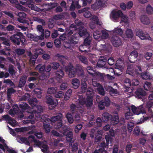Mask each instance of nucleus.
I'll return each mask as SVG.
<instances>
[{
	"label": "nucleus",
	"mask_w": 153,
	"mask_h": 153,
	"mask_svg": "<svg viewBox=\"0 0 153 153\" xmlns=\"http://www.w3.org/2000/svg\"><path fill=\"white\" fill-rule=\"evenodd\" d=\"M37 102V99L35 98L29 100V103L32 107L31 109L26 103L23 102L20 104V107L22 110H27L26 111L27 112L28 116L27 117H25V118L31 119L34 116L33 114H35V120L33 119L27 120L25 122V123L33 124L35 120L38 121L40 120L41 121H44V127L47 133L49 132L51 128V126L49 124L50 122L55 129H57L61 128L62 126L61 121L63 117L62 114L59 113L56 116L52 117L51 120L47 118V116L45 115H42L41 117L39 113L42 111L43 108L41 106H36Z\"/></svg>",
	"instance_id": "f257e3e1"
},
{
	"label": "nucleus",
	"mask_w": 153,
	"mask_h": 153,
	"mask_svg": "<svg viewBox=\"0 0 153 153\" xmlns=\"http://www.w3.org/2000/svg\"><path fill=\"white\" fill-rule=\"evenodd\" d=\"M75 23L76 25H71L69 30H66L65 33L60 37V39L65 41L64 47L68 48L70 47L72 43H76V42L74 40L77 39L79 35L80 37H87L84 40V45L80 46L79 48V50L82 52L87 51L85 48H88L91 40L89 37V34L87 32V30L84 28L83 24L79 20H76Z\"/></svg>",
	"instance_id": "f03ea898"
},
{
	"label": "nucleus",
	"mask_w": 153,
	"mask_h": 153,
	"mask_svg": "<svg viewBox=\"0 0 153 153\" xmlns=\"http://www.w3.org/2000/svg\"><path fill=\"white\" fill-rule=\"evenodd\" d=\"M87 85L85 79L81 81V88L82 92H86L87 97L86 101H85V99L82 96H78V100L76 102L77 107L74 104H72L71 106V109L72 111L76 110V108H79L82 106H86L88 107L91 106L93 104L92 97L94 95L93 90L91 88H88L87 90L86 88Z\"/></svg>",
	"instance_id": "7ed1b4c3"
},
{
	"label": "nucleus",
	"mask_w": 153,
	"mask_h": 153,
	"mask_svg": "<svg viewBox=\"0 0 153 153\" xmlns=\"http://www.w3.org/2000/svg\"><path fill=\"white\" fill-rule=\"evenodd\" d=\"M19 140V142L24 143L27 145H30V143L33 142L34 146H37L40 147L42 151L44 153H48V148L47 146L45 144L43 145L39 141L35 140L34 137L32 135L29 137L28 139L25 137L20 138Z\"/></svg>",
	"instance_id": "20e7f679"
},
{
	"label": "nucleus",
	"mask_w": 153,
	"mask_h": 153,
	"mask_svg": "<svg viewBox=\"0 0 153 153\" xmlns=\"http://www.w3.org/2000/svg\"><path fill=\"white\" fill-rule=\"evenodd\" d=\"M137 68L138 70L137 71H134V69H133V67L131 65H128L126 71L127 74L136 76H137L138 74H141V77L143 79H153V76L150 74L149 73L146 72L141 73L140 72L141 71V70L140 67L138 66L137 67Z\"/></svg>",
	"instance_id": "39448f33"
},
{
	"label": "nucleus",
	"mask_w": 153,
	"mask_h": 153,
	"mask_svg": "<svg viewBox=\"0 0 153 153\" xmlns=\"http://www.w3.org/2000/svg\"><path fill=\"white\" fill-rule=\"evenodd\" d=\"M113 115L114 117H112L111 115L108 113H104L102 116V121L106 122L110 119L111 120V123L113 125H115L117 124L119 121V117L117 113L116 112H113Z\"/></svg>",
	"instance_id": "423d86ee"
},
{
	"label": "nucleus",
	"mask_w": 153,
	"mask_h": 153,
	"mask_svg": "<svg viewBox=\"0 0 153 153\" xmlns=\"http://www.w3.org/2000/svg\"><path fill=\"white\" fill-rule=\"evenodd\" d=\"M124 66L122 61L120 59L118 60L116 62L114 69L112 68L107 69V71L113 73L117 76L120 74L121 72L123 70Z\"/></svg>",
	"instance_id": "0eeeda50"
},
{
	"label": "nucleus",
	"mask_w": 153,
	"mask_h": 153,
	"mask_svg": "<svg viewBox=\"0 0 153 153\" xmlns=\"http://www.w3.org/2000/svg\"><path fill=\"white\" fill-rule=\"evenodd\" d=\"M37 30L41 33V36H38L31 34H28L27 36L32 40L35 41L42 40L44 39V30L41 25H38L37 27Z\"/></svg>",
	"instance_id": "6e6552de"
},
{
	"label": "nucleus",
	"mask_w": 153,
	"mask_h": 153,
	"mask_svg": "<svg viewBox=\"0 0 153 153\" xmlns=\"http://www.w3.org/2000/svg\"><path fill=\"white\" fill-rule=\"evenodd\" d=\"M62 134H59L56 131L53 130L52 131V134L54 136H56L62 137L64 135L66 136V139L67 141L69 142L71 141L72 138V133L71 132L68 131V130H65L64 129L62 131Z\"/></svg>",
	"instance_id": "1a4fd4ad"
},
{
	"label": "nucleus",
	"mask_w": 153,
	"mask_h": 153,
	"mask_svg": "<svg viewBox=\"0 0 153 153\" xmlns=\"http://www.w3.org/2000/svg\"><path fill=\"white\" fill-rule=\"evenodd\" d=\"M122 11L119 10L114 9L113 10L111 13L110 18L111 20L115 22H118L119 19L123 15Z\"/></svg>",
	"instance_id": "9d476101"
},
{
	"label": "nucleus",
	"mask_w": 153,
	"mask_h": 153,
	"mask_svg": "<svg viewBox=\"0 0 153 153\" xmlns=\"http://www.w3.org/2000/svg\"><path fill=\"white\" fill-rule=\"evenodd\" d=\"M0 148L7 153H17L12 148H9L7 145L5 141L0 137Z\"/></svg>",
	"instance_id": "9b49d317"
},
{
	"label": "nucleus",
	"mask_w": 153,
	"mask_h": 153,
	"mask_svg": "<svg viewBox=\"0 0 153 153\" xmlns=\"http://www.w3.org/2000/svg\"><path fill=\"white\" fill-rule=\"evenodd\" d=\"M106 2L102 0H96V2L91 6L93 10H96L102 8L106 6Z\"/></svg>",
	"instance_id": "f8f14e48"
},
{
	"label": "nucleus",
	"mask_w": 153,
	"mask_h": 153,
	"mask_svg": "<svg viewBox=\"0 0 153 153\" xmlns=\"http://www.w3.org/2000/svg\"><path fill=\"white\" fill-rule=\"evenodd\" d=\"M130 109L132 110L134 114L136 115H139L140 114H144L146 113L145 109L142 105L137 107L134 105H132L130 107Z\"/></svg>",
	"instance_id": "ddd939ff"
},
{
	"label": "nucleus",
	"mask_w": 153,
	"mask_h": 153,
	"mask_svg": "<svg viewBox=\"0 0 153 153\" xmlns=\"http://www.w3.org/2000/svg\"><path fill=\"white\" fill-rule=\"evenodd\" d=\"M46 102L49 105V108L52 109L54 108L58 104L57 100L56 99L53 100L51 96L47 95L46 96Z\"/></svg>",
	"instance_id": "4468645a"
},
{
	"label": "nucleus",
	"mask_w": 153,
	"mask_h": 153,
	"mask_svg": "<svg viewBox=\"0 0 153 153\" xmlns=\"http://www.w3.org/2000/svg\"><path fill=\"white\" fill-rule=\"evenodd\" d=\"M43 52V50L42 49L36 50L34 53V54L33 56H31V53L30 52H29L28 55L30 56V63L33 65L35 64V62L39 54H42Z\"/></svg>",
	"instance_id": "2eb2a0df"
},
{
	"label": "nucleus",
	"mask_w": 153,
	"mask_h": 153,
	"mask_svg": "<svg viewBox=\"0 0 153 153\" xmlns=\"http://www.w3.org/2000/svg\"><path fill=\"white\" fill-rule=\"evenodd\" d=\"M136 35L141 40H146L152 41V39L149 35L147 33H145L141 30H138L136 31Z\"/></svg>",
	"instance_id": "dca6fc26"
},
{
	"label": "nucleus",
	"mask_w": 153,
	"mask_h": 153,
	"mask_svg": "<svg viewBox=\"0 0 153 153\" xmlns=\"http://www.w3.org/2000/svg\"><path fill=\"white\" fill-rule=\"evenodd\" d=\"M136 35L141 40H146L152 41V39L149 35L147 33H145L141 30H138L136 31Z\"/></svg>",
	"instance_id": "f3484780"
},
{
	"label": "nucleus",
	"mask_w": 153,
	"mask_h": 153,
	"mask_svg": "<svg viewBox=\"0 0 153 153\" xmlns=\"http://www.w3.org/2000/svg\"><path fill=\"white\" fill-rule=\"evenodd\" d=\"M65 71L68 73V76L70 77H74L76 73V69L73 67L71 64L66 67Z\"/></svg>",
	"instance_id": "a211bd4d"
},
{
	"label": "nucleus",
	"mask_w": 153,
	"mask_h": 153,
	"mask_svg": "<svg viewBox=\"0 0 153 153\" xmlns=\"http://www.w3.org/2000/svg\"><path fill=\"white\" fill-rule=\"evenodd\" d=\"M91 22L90 23V27L91 29H93L95 27V24L101 25L102 23L99 21L98 18L97 16H93L90 19Z\"/></svg>",
	"instance_id": "6ab92c4d"
},
{
	"label": "nucleus",
	"mask_w": 153,
	"mask_h": 153,
	"mask_svg": "<svg viewBox=\"0 0 153 153\" xmlns=\"http://www.w3.org/2000/svg\"><path fill=\"white\" fill-rule=\"evenodd\" d=\"M111 40L113 46L116 47H119L122 44L120 38L117 36H113Z\"/></svg>",
	"instance_id": "aec40b11"
},
{
	"label": "nucleus",
	"mask_w": 153,
	"mask_h": 153,
	"mask_svg": "<svg viewBox=\"0 0 153 153\" xmlns=\"http://www.w3.org/2000/svg\"><path fill=\"white\" fill-rule=\"evenodd\" d=\"M22 36V34L21 33L18 32L10 37V40L15 44L19 45L20 44V38Z\"/></svg>",
	"instance_id": "412c9836"
},
{
	"label": "nucleus",
	"mask_w": 153,
	"mask_h": 153,
	"mask_svg": "<svg viewBox=\"0 0 153 153\" xmlns=\"http://www.w3.org/2000/svg\"><path fill=\"white\" fill-rule=\"evenodd\" d=\"M2 120H6L8 123L13 127L17 125L16 121L10 118L8 115H4L2 117Z\"/></svg>",
	"instance_id": "4be33fe9"
},
{
	"label": "nucleus",
	"mask_w": 153,
	"mask_h": 153,
	"mask_svg": "<svg viewBox=\"0 0 153 153\" xmlns=\"http://www.w3.org/2000/svg\"><path fill=\"white\" fill-rule=\"evenodd\" d=\"M110 102L108 97H105L104 100H102L99 102L98 105L99 108L102 109L104 108V106H108L110 104Z\"/></svg>",
	"instance_id": "5701e85b"
},
{
	"label": "nucleus",
	"mask_w": 153,
	"mask_h": 153,
	"mask_svg": "<svg viewBox=\"0 0 153 153\" xmlns=\"http://www.w3.org/2000/svg\"><path fill=\"white\" fill-rule=\"evenodd\" d=\"M135 93L137 97L139 98L142 99L143 101H145L144 98H147L146 97V93L141 89H138Z\"/></svg>",
	"instance_id": "b1692460"
},
{
	"label": "nucleus",
	"mask_w": 153,
	"mask_h": 153,
	"mask_svg": "<svg viewBox=\"0 0 153 153\" xmlns=\"http://www.w3.org/2000/svg\"><path fill=\"white\" fill-rule=\"evenodd\" d=\"M93 85L95 87H97L96 89H97L99 94L102 95H104L105 94L104 90L101 85L96 82L92 81Z\"/></svg>",
	"instance_id": "393cba45"
},
{
	"label": "nucleus",
	"mask_w": 153,
	"mask_h": 153,
	"mask_svg": "<svg viewBox=\"0 0 153 153\" xmlns=\"http://www.w3.org/2000/svg\"><path fill=\"white\" fill-rule=\"evenodd\" d=\"M109 32L110 33H111V35L113 36H117L116 35H118L123 36V30L120 27H116L113 30Z\"/></svg>",
	"instance_id": "a878e982"
},
{
	"label": "nucleus",
	"mask_w": 153,
	"mask_h": 153,
	"mask_svg": "<svg viewBox=\"0 0 153 153\" xmlns=\"http://www.w3.org/2000/svg\"><path fill=\"white\" fill-rule=\"evenodd\" d=\"M138 53L135 51H132L129 56V60L131 63H134L137 60Z\"/></svg>",
	"instance_id": "bb28decb"
},
{
	"label": "nucleus",
	"mask_w": 153,
	"mask_h": 153,
	"mask_svg": "<svg viewBox=\"0 0 153 153\" xmlns=\"http://www.w3.org/2000/svg\"><path fill=\"white\" fill-rule=\"evenodd\" d=\"M124 82V85L126 89L125 91L126 92H128V93H131L132 92V90L130 88L131 84L130 80L128 78H126Z\"/></svg>",
	"instance_id": "cd10ccee"
},
{
	"label": "nucleus",
	"mask_w": 153,
	"mask_h": 153,
	"mask_svg": "<svg viewBox=\"0 0 153 153\" xmlns=\"http://www.w3.org/2000/svg\"><path fill=\"white\" fill-rule=\"evenodd\" d=\"M89 8L86 7L82 10H79L78 12L79 13H84V16L86 18H88L91 16V14L89 11Z\"/></svg>",
	"instance_id": "c85d7f7f"
},
{
	"label": "nucleus",
	"mask_w": 153,
	"mask_h": 153,
	"mask_svg": "<svg viewBox=\"0 0 153 153\" xmlns=\"http://www.w3.org/2000/svg\"><path fill=\"white\" fill-rule=\"evenodd\" d=\"M71 1L72 3L70 7V10H75L76 8L78 9L81 6L79 5L78 4V1H73L72 0H68L67 1V2L68 3H69L70 2H71Z\"/></svg>",
	"instance_id": "c756f323"
},
{
	"label": "nucleus",
	"mask_w": 153,
	"mask_h": 153,
	"mask_svg": "<svg viewBox=\"0 0 153 153\" xmlns=\"http://www.w3.org/2000/svg\"><path fill=\"white\" fill-rule=\"evenodd\" d=\"M106 90L108 91L110 94L112 96L117 95L118 94L117 90L114 89L111 87L108 86L105 88Z\"/></svg>",
	"instance_id": "7c9ffc66"
},
{
	"label": "nucleus",
	"mask_w": 153,
	"mask_h": 153,
	"mask_svg": "<svg viewBox=\"0 0 153 153\" xmlns=\"http://www.w3.org/2000/svg\"><path fill=\"white\" fill-rule=\"evenodd\" d=\"M140 20L143 24L146 25H149L150 23L149 18L145 15H142L141 16Z\"/></svg>",
	"instance_id": "2f4dec72"
},
{
	"label": "nucleus",
	"mask_w": 153,
	"mask_h": 153,
	"mask_svg": "<svg viewBox=\"0 0 153 153\" xmlns=\"http://www.w3.org/2000/svg\"><path fill=\"white\" fill-rule=\"evenodd\" d=\"M87 70L88 73L92 75L93 76H95L97 77L100 74L99 73L96 72L94 69L90 66L88 67L87 68Z\"/></svg>",
	"instance_id": "473e14b6"
},
{
	"label": "nucleus",
	"mask_w": 153,
	"mask_h": 153,
	"mask_svg": "<svg viewBox=\"0 0 153 153\" xmlns=\"http://www.w3.org/2000/svg\"><path fill=\"white\" fill-rule=\"evenodd\" d=\"M101 148H100L98 150H96L94 153H107V151L105 150V143H102L101 145Z\"/></svg>",
	"instance_id": "72a5a7b5"
},
{
	"label": "nucleus",
	"mask_w": 153,
	"mask_h": 153,
	"mask_svg": "<svg viewBox=\"0 0 153 153\" xmlns=\"http://www.w3.org/2000/svg\"><path fill=\"white\" fill-rule=\"evenodd\" d=\"M72 87L74 89L77 88L79 86L80 82L76 78H74L71 81Z\"/></svg>",
	"instance_id": "f704fd0d"
},
{
	"label": "nucleus",
	"mask_w": 153,
	"mask_h": 153,
	"mask_svg": "<svg viewBox=\"0 0 153 153\" xmlns=\"http://www.w3.org/2000/svg\"><path fill=\"white\" fill-rule=\"evenodd\" d=\"M121 22H123L126 24V25H125V27H128L129 26L128 18L127 16L123 13V15L121 17Z\"/></svg>",
	"instance_id": "c9c22d12"
},
{
	"label": "nucleus",
	"mask_w": 153,
	"mask_h": 153,
	"mask_svg": "<svg viewBox=\"0 0 153 153\" xmlns=\"http://www.w3.org/2000/svg\"><path fill=\"white\" fill-rule=\"evenodd\" d=\"M109 31H107L105 30H102L101 33L102 35H101V37L102 39H106L109 37V34L111 35V33H109Z\"/></svg>",
	"instance_id": "e433bc0d"
},
{
	"label": "nucleus",
	"mask_w": 153,
	"mask_h": 153,
	"mask_svg": "<svg viewBox=\"0 0 153 153\" xmlns=\"http://www.w3.org/2000/svg\"><path fill=\"white\" fill-rule=\"evenodd\" d=\"M18 16L19 17L18 19V21L21 23H24L25 21L24 19L26 17V14L23 12H21L19 13Z\"/></svg>",
	"instance_id": "4c0bfd02"
},
{
	"label": "nucleus",
	"mask_w": 153,
	"mask_h": 153,
	"mask_svg": "<svg viewBox=\"0 0 153 153\" xmlns=\"http://www.w3.org/2000/svg\"><path fill=\"white\" fill-rule=\"evenodd\" d=\"M105 138L107 144V146L109 148V149H111L112 146L111 143L112 141V137L109 135H106Z\"/></svg>",
	"instance_id": "58836bf2"
},
{
	"label": "nucleus",
	"mask_w": 153,
	"mask_h": 153,
	"mask_svg": "<svg viewBox=\"0 0 153 153\" xmlns=\"http://www.w3.org/2000/svg\"><path fill=\"white\" fill-rule=\"evenodd\" d=\"M125 34L127 38H131L133 36V33L132 30L128 28H127L125 30Z\"/></svg>",
	"instance_id": "ea45409f"
},
{
	"label": "nucleus",
	"mask_w": 153,
	"mask_h": 153,
	"mask_svg": "<svg viewBox=\"0 0 153 153\" xmlns=\"http://www.w3.org/2000/svg\"><path fill=\"white\" fill-rule=\"evenodd\" d=\"M64 75L63 71L61 70L58 71L56 74V77L57 80L62 78Z\"/></svg>",
	"instance_id": "a19ab883"
},
{
	"label": "nucleus",
	"mask_w": 153,
	"mask_h": 153,
	"mask_svg": "<svg viewBox=\"0 0 153 153\" xmlns=\"http://www.w3.org/2000/svg\"><path fill=\"white\" fill-rule=\"evenodd\" d=\"M133 115V114L130 111V108H129V107H128L127 111L125 114L126 119L128 120L130 118H132V117Z\"/></svg>",
	"instance_id": "79ce46f5"
},
{
	"label": "nucleus",
	"mask_w": 153,
	"mask_h": 153,
	"mask_svg": "<svg viewBox=\"0 0 153 153\" xmlns=\"http://www.w3.org/2000/svg\"><path fill=\"white\" fill-rule=\"evenodd\" d=\"M146 10L148 14L149 15L153 14V7L150 4H148L147 5Z\"/></svg>",
	"instance_id": "37998d69"
},
{
	"label": "nucleus",
	"mask_w": 153,
	"mask_h": 153,
	"mask_svg": "<svg viewBox=\"0 0 153 153\" xmlns=\"http://www.w3.org/2000/svg\"><path fill=\"white\" fill-rule=\"evenodd\" d=\"M27 78V76H23L21 78L19 84V87H21L24 85L26 83Z\"/></svg>",
	"instance_id": "c03bdc74"
},
{
	"label": "nucleus",
	"mask_w": 153,
	"mask_h": 153,
	"mask_svg": "<svg viewBox=\"0 0 153 153\" xmlns=\"http://www.w3.org/2000/svg\"><path fill=\"white\" fill-rule=\"evenodd\" d=\"M13 110L10 109L9 112V114L12 116H13L15 114H16L17 109H18V107L17 105H14L13 106Z\"/></svg>",
	"instance_id": "a18cd8bd"
},
{
	"label": "nucleus",
	"mask_w": 153,
	"mask_h": 153,
	"mask_svg": "<svg viewBox=\"0 0 153 153\" xmlns=\"http://www.w3.org/2000/svg\"><path fill=\"white\" fill-rule=\"evenodd\" d=\"M107 60V59H100L97 63V66L99 68L103 67L105 64V62Z\"/></svg>",
	"instance_id": "49530a36"
},
{
	"label": "nucleus",
	"mask_w": 153,
	"mask_h": 153,
	"mask_svg": "<svg viewBox=\"0 0 153 153\" xmlns=\"http://www.w3.org/2000/svg\"><path fill=\"white\" fill-rule=\"evenodd\" d=\"M45 65H42L41 64H39L38 65L36 68V69L39 70L40 72H42L44 71H45Z\"/></svg>",
	"instance_id": "de8ad7c7"
},
{
	"label": "nucleus",
	"mask_w": 153,
	"mask_h": 153,
	"mask_svg": "<svg viewBox=\"0 0 153 153\" xmlns=\"http://www.w3.org/2000/svg\"><path fill=\"white\" fill-rule=\"evenodd\" d=\"M34 92L38 98H40L41 97L42 90L40 89L36 88L34 90Z\"/></svg>",
	"instance_id": "09e8293b"
},
{
	"label": "nucleus",
	"mask_w": 153,
	"mask_h": 153,
	"mask_svg": "<svg viewBox=\"0 0 153 153\" xmlns=\"http://www.w3.org/2000/svg\"><path fill=\"white\" fill-rule=\"evenodd\" d=\"M1 42L3 43L5 45L9 46V40L3 37L0 38V44Z\"/></svg>",
	"instance_id": "8fccbe9b"
},
{
	"label": "nucleus",
	"mask_w": 153,
	"mask_h": 153,
	"mask_svg": "<svg viewBox=\"0 0 153 153\" xmlns=\"http://www.w3.org/2000/svg\"><path fill=\"white\" fill-rule=\"evenodd\" d=\"M93 35L95 39H99L101 36V32L99 31L96 30L94 32Z\"/></svg>",
	"instance_id": "3c124183"
},
{
	"label": "nucleus",
	"mask_w": 153,
	"mask_h": 153,
	"mask_svg": "<svg viewBox=\"0 0 153 153\" xmlns=\"http://www.w3.org/2000/svg\"><path fill=\"white\" fill-rule=\"evenodd\" d=\"M66 117L70 123H72L74 121V119L71 114L70 113H67Z\"/></svg>",
	"instance_id": "603ef678"
},
{
	"label": "nucleus",
	"mask_w": 153,
	"mask_h": 153,
	"mask_svg": "<svg viewBox=\"0 0 153 153\" xmlns=\"http://www.w3.org/2000/svg\"><path fill=\"white\" fill-rule=\"evenodd\" d=\"M149 118L148 117H144L143 116V117L141 118L140 120L137 122L136 123L137 124H140L143 123L148 119Z\"/></svg>",
	"instance_id": "864d4df0"
},
{
	"label": "nucleus",
	"mask_w": 153,
	"mask_h": 153,
	"mask_svg": "<svg viewBox=\"0 0 153 153\" xmlns=\"http://www.w3.org/2000/svg\"><path fill=\"white\" fill-rule=\"evenodd\" d=\"M57 91V88H50L48 89L47 92L48 94H52L55 93Z\"/></svg>",
	"instance_id": "5fc2aeb1"
},
{
	"label": "nucleus",
	"mask_w": 153,
	"mask_h": 153,
	"mask_svg": "<svg viewBox=\"0 0 153 153\" xmlns=\"http://www.w3.org/2000/svg\"><path fill=\"white\" fill-rule=\"evenodd\" d=\"M64 18V16L62 15H58L55 16L53 19V21L59 20L60 19H62Z\"/></svg>",
	"instance_id": "6e6d98bb"
},
{
	"label": "nucleus",
	"mask_w": 153,
	"mask_h": 153,
	"mask_svg": "<svg viewBox=\"0 0 153 153\" xmlns=\"http://www.w3.org/2000/svg\"><path fill=\"white\" fill-rule=\"evenodd\" d=\"M102 120L100 118H98L97 119L96 123H94V125L98 127H100L102 125Z\"/></svg>",
	"instance_id": "4d7b16f0"
},
{
	"label": "nucleus",
	"mask_w": 153,
	"mask_h": 153,
	"mask_svg": "<svg viewBox=\"0 0 153 153\" xmlns=\"http://www.w3.org/2000/svg\"><path fill=\"white\" fill-rule=\"evenodd\" d=\"M134 127V123L131 122L128 123V131L131 132L132 131Z\"/></svg>",
	"instance_id": "13d9d810"
},
{
	"label": "nucleus",
	"mask_w": 153,
	"mask_h": 153,
	"mask_svg": "<svg viewBox=\"0 0 153 153\" xmlns=\"http://www.w3.org/2000/svg\"><path fill=\"white\" fill-rule=\"evenodd\" d=\"M56 56L59 58V60L61 61L62 63L63 62V60L64 59H67L68 58V57L67 56L61 55L59 54H57L56 55Z\"/></svg>",
	"instance_id": "bf43d9fd"
},
{
	"label": "nucleus",
	"mask_w": 153,
	"mask_h": 153,
	"mask_svg": "<svg viewBox=\"0 0 153 153\" xmlns=\"http://www.w3.org/2000/svg\"><path fill=\"white\" fill-rule=\"evenodd\" d=\"M72 90L71 89H68L66 93L64 96V99L65 100H68L70 98V97L68 95V94H69L70 93H72Z\"/></svg>",
	"instance_id": "052dcab7"
},
{
	"label": "nucleus",
	"mask_w": 153,
	"mask_h": 153,
	"mask_svg": "<svg viewBox=\"0 0 153 153\" xmlns=\"http://www.w3.org/2000/svg\"><path fill=\"white\" fill-rule=\"evenodd\" d=\"M94 118V116L92 115H89L88 116V119L89 121V124L88 125V126L90 127L91 126L94 125L92 121H93V120Z\"/></svg>",
	"instance_id": "680f3d73"
},
{
	"label": "nucleus",
	"mask_w": 153,
	"mask_h": 153,
	"mask_svg": "<svg viewBox=\"0 0 153 153\" xmlns=\"http://www.w3.org/2000/svg\"><path fill=\"white\" fill-rule=\"evenodd\" d=\"M14 92V90L12 88H10L8 89L7 91V95L8 97V99L9 101H10V94L13 93Z\"/></svg>",
	"instance_id": "e2e57ef3"
},
{
	"label": "nucleus",
	"mask_w": 153,
	"mask_h": 153,
	"mask_svg": "<svg viewBox=\"0 0 153 153\" xmlns=\"http://www.w3.org/2000/svg\"><path fill=\"white\" fill-rule=\"evenodd\" d=\"M64 95V93L62 91H59L55 94V97L57 98L62 97Z\"/></svg>",
	"instance_id": "0e129e2a"
},
{
	"label": "nucleus",
	"mask_w": 153,
	"mask_h": 153,
	"mask_svg": "<svg viewBox=\"0 0 153 153\" xmlns=\"http://www.w3.org/2000/svg\"><path fill=\"white\" fill-rule=\"evenodd\" d=\"M152 55V53L146 52L144 54V57L147 60H149L151 58Z\"/></svg>",
	"instance_id": "69168bd1"
},
{
	"label": "nucleus",
	"mask_w": 153,
	"mask_h": 153,
	"mask_svg": "<svg viewBox=\"0 0 153 153\" xmlns=\"http://www.w3.org/2000/svg\"><path fill=\"white\" fill-rule=\"evenodd\" d=\"M52 68L54 69H56L59 66V64L57 62H53L51 64Z\"/></svg>",
	"instance_id": "338daca9"
},
{
	"label": "nucleus",
	"mask_w": 153,
	"mask_h": 153,
	"mask_svg": "<svg viewBox=\"0 0 153 153\" xmlns=\"http://www.w3.org/2000/svg\"><path fill=\"white\" fill-rule=\"evenodd\" d=\"M30 133H34L35 135L38 138H41L42 137V133L41 132H34L33 131L30 132Z\"/></svg>",
	"instance_id": "774afa93"
}]
</instances>
